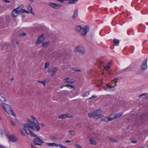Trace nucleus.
Returning a JSON list of instances; mask_svg holds the SVG:
<instances>
[{"instance_id":"14","label":"nucleus","mask_w":148,"mask_h":148,"mask_svg":"<svg viewBox=\"0 0 148 148\" xmlns=\"http://www.w3.org/2000/svg\"><path fill=\"white\" fill-rule=\"evenodd\" d=\"M107 85L108 88H112L114 87L117 85L114 82V81H112L109 84H107Z\"/></svg>"},{"instance_id":"58","label":"nucleus","mask_w":148,"mask_h":148,"mask_svg":"<svg viewBox=\"0 0 148 148\" xmlns=\"http://www.w3.org/2000/svg\"><path fill=\"white\" fill-rule=\"evenodd\" d=\"M69 79V77H67V78H66L64 80H66V79Z\"/></svg>"},{"instance_id":"23","label":"nucleus","mask_w":148,"mask_h":148,"mask_svg":"<svg viewBox=\"0 0 148 148\" xmlns=\"http://www.w3.org/2000/svg\"><path fill=\"white\" fill-rule=\"evenodd\" d=\"M123 114L122 113H119L115 114L114 115V119H116L119 117L120 116L122 115Z\"/></svg>"},{"instance_id":"2","label":"nucleus","mask_w":148,"mask_h":148,"mask_svg":"<svg viewBox=\"0 0 148 148\" xmlns=\"http://www.w3.org/2000/svg\"><path fill=\"white\" fill-rule=\"evenodd\" d=\"M75 30L76 32L82 36H85L86 33L89 31L90 29L88 25H86L83 28L81 26L79 25L76 27Z\"/></svg>"},{"instance_id":"31","label":"nucleus","mask_w":148,"mask_h":148,"mask_svg":"<svg viewBox=\"0 0 148 148\" xmlns=\"http://www.w3.org/2000/svg\"><path fill=\"white\" fill-rule=\"evenodd\" d=\"M89 94H90V92H86L83 93V94L82 95H83V97L86 96L87 95H89Z\"/></svg>"},{"instance_id":"39","label":"nucleus","mask_w":148,"mask_h":148,"mask_svg":"<svg viewBox=\"0 0 148 148\" xmlns=\"http://www.w3.org/2000/svg\"><path fill=\"white\" fill-rule=\"evenodd\" d=\"M20 132H21V134L22 135V136H25V134L24 133L23 131L22 130H21V129L20 130Z\"/></svg>"},{"instance_id":"32","label":"nucleus","mask_w":148,"mask_h":148,"mask_svg":"<svg viewBox=\"0 0 148 148\" xmlns=\"http://www.w3.org/2000/svg\"><path fill=\"white\" fill-rule=\"evenodd\" d=\"M49 62H46L45 63V68H47L49 67Z\"/></svg>"},{"instance_id":"21","label":"nucleus","mask_w":148,"mask_h":148,"mask_svg":"<svg viewBox=\"0 0 148 148\" xmlns=\"http://www.w3.org/2000/svg\"><path fill=\"white\" fill-rule=\"evenodd\" d=\"M101 121H105L106 122H108L110 121L108 117L105 116L104 118H102L101 119Z\"/></svg>"},{"instance_id":"5","label":"nucleus","mask_w":148,"mask_h":148,"mask_svg":"<svg viewBox=\"0 0 148 148\" xmlns=\"http://www.w3.org/2000/svg\"><path fill=\"white\" fill-rule=\"evenodd\" d=\"M33 137L36 138L33 140V143L34 145H42L43 142L41 139L39 138L37 135V137Z\"/></svg>"},{"instance_id":"11","label":"nucleus","mask_w":148,"mask_h":148,"mask_svg":"<svg viewBox=\"0 0 148 148\" xmlns=\"http://www.w3.org/2000/svg\"><path fill=\"white\" fill-rule=\"evenodd\" d=\"M44 40V35L42 34L40 36L38 37L37 41L36 43V44L37 45L39 44L41 42Z\"/></svg>"},{"instance_id":"15","label":"nucleus","mask_w":148,"mask_h":148,"mask_svg":"<svg viewBox=\"0 0 148 148\" xmlns=\"http://www.w3.org/2000/svg\"><path fill=\"white\" fill-rule=\"evenodd\" d=\"M18 13V12L16 10V9H14L12 11V15L13 17H16Z\"/></svg>"},{"instance_id":"37","label":"nucleus","mask_w":148,"mask_h":148,"mask_svg":"<svg viewBox=\"0 0 148 148\" xmlns=\"http://www.w3.org/2000/svg\"><path fill=\"white\" fill-rule=\"evenodd\" d=\"M10 122L11 123V124L12 125L14 126L15 125V124H16L15 123L14 121H13L11 119L10 120Z\"/></svg>"},{"instance_id":"51","label":"nucleus","mask_w":148,"mask_h":148,"mask_svg":"<svg viewBox=\"0 0 148 148\" xmlns=\"http://www.w3.org/2000/svg\"><path fill=\"white\" fill-rule=\"evenodd\" d=\"M45 81H42V82H40V81H38V82H40V83H42L43 85L45 86Z\"/></svg>"},{"instance_id":"53","label":"nucleus","mask_w":148,"mask_h":148,"mask_svg":"<svg viewBox=\"0 0 148 148\" xmlns=\"http://www.w3.org/2000/svg\"><path fill=\"white\" fill-rule=\"evenodd\" d=\"M96 97V96H95L94 95H93L91 97L89 98V99H92V98H93L94 97Z\"/></svg>"},{"instance_id":"24","label":"nucleus","mask_w":148,"mask_h":148,"mask_svg":"<svg viewBox=\"0 0 148 148\" xmlns=\"http://www.w3.org/2000/svg\"><path fill=\"white\" fill-rule=\"evenodd\" d=\"M27 9L28 10V11L30 12V13H31L34 15L33 12L32 11V9L30 6L29 5L28 6Z\"/></svg>"},{"instance_id":"62","label":"nucleus","mask_w":148,"mask_h":148,"mask_svg":"<svg viewBox=\"0 0 148 148\" xmlns=\"http://www.w3.org/2000/svg\"><path fill=\"white\" fill-rule=\"evenodd\" d=\"M41 125H42V126L43 127V126H44V124H41Z\"/></svg>"},{"instance_id":"54","label":"nucleus","mask_w":148,"mask_h":148,"mask_svg":"<svg viewBox=\"0 0 148 148\" xmlns=\"http://www.w3.org/2000/svg\"><path fill=\"white\" fill-rule=\"evenodd\" d=\"M66 82H67L68 83H73L74 82H71V81H66Z\"/></svg>"},{"instance_id":"52","label":"nucleus","mask_w":148,"mask_h":148,"mask_svg":"<svg viewBox=\"0 0 148 148\" xmlns=\"http://www.w3.org/2000/svg\"><path fill=\"white\" fill-rule=\"evenodd\" d=\"M0 148H6L5 147L2 145H0Z\"/></svg>"},{"instance_id":"19","label":"nucleus","mask_w":148,"mask_h":148,"mask_svg":"<svg viewBox=\"0 0 148 148\" xmlns=\"http://www.w3.org/2000/svg\"><path fill=\"white\" fill-rule=\"evenodd\" d=\"M50 41H49L47 42H43L42 43V46L44 47H47L50 44Z\"/></svg>"},{"instance_id":"50","label":"nucleus","mask_w":148,"mask_h":148,"mask_svg":"<svg viewBox=\"0 0 148 148\" xmlns=\"http://www.w3.org/2000/svg\"><path fill=\"white\" fill-rule=\"evenodd\" d=\"M56 73H54V72H52V74L51 75V77H53V76L55 75V74Z\"/></svg>"},{"instance_id":"7","label":"nucleus","mask_w":148,"mask_h":148,"mask_svg":"<svg viewBox=\"0 0 148 148\" xmlns=\"http://www.w3.org/2000/svg\"><path fill=\"white\" fill-rule=\"evenodd\" d=\"M23 5H21L19 6V7H17L16 8H15L16 9V10L19 13H30V12L29 11H27L23 9Z\"/></svg>"},{"instance_id":"27","label":"nucleus","mask_w":148,"mask_h":148,"mask_svg":"<svg viewBox=\"0 0 148 148\" xmlns=\"http://www.w3.org/2000/svg\"><path fill=\"white\" fill-rule=\"evenodd\" d=\"M90 142L91 144L95 145L97 144V143L93 140V138H90Z\"/></svg>"},{"instance_id":"41","label":"nucleus","mask_w":148,"mask_h":148,"mask_svg":"<svg viewBox=\"0 0 148 148\" xmlns=\"http://www.w3.org/2000/svg\"><path fill=\"white\" fill-rule=\"evenodd\" d=\"M99 64H100L101 66H104V64H103V61H99Z\"/></svg>"},{"instance_id":"63","label":"nucleus","mask_w":148,"mask_h":148,"mask_svg":"<svg viewBox=\"0 0 148 148\" xmlns=\"http://www.w3.org/2000/svg\"><path fill=\"white\" fill-rule=\"evenodd\" d=\"M30 1L32 2H33L34 1V0H30Z\"/></svg>"},{"instance_id":"17","label":"nucleus","mask_w":148,"mask_h":148,"mask_svg":"<svg viewBox=\"0 0 148 148\" xmlns=\"http://www.w3.org/2000/svg\"><path fill=\"white\" fill-rule=\"evenodd\" d=\"M78 10L77 9H75L74 10V14L72 16L73 18H75L77 17Z\"/></svg>"},{"instance_id":"57","label":"nucleus","mask_w":148,"mask_h":148,"mask_svg":"<svg viewBox=\"0 0 148 148\" xmlns=\"http://www.w3.org/2000/svg\"><path fill=\"white\" fill-rule=\"evenodd\" d=\"M103 82H104V81L103 79H102L101 81V83H103Z\"/></svg>"},{"instance_id":"38","label":"nucleus","mask_w":148,"mask_h":148,"mask_svg":"<svg viewBox=\"0 0 148 148\" xmlns=\"http://www.w3.org/2000/svg\"><path fill=\"white\" fill-rule=\"evenodd\" d=\"M72 69L76 72H81V71L80 69H75L74 68H72Z\"/></svg>"},{"instance_id":"61","label":"nucleus","mask_w":148,"mask_h":148,"mask_svg":"<svg viewBox=\"0 0 148 148\" xmlns=\"http://www.w3.org/2000/svg\"><path fill=\"white\" fill-rule=\"evenodd\" d=\"M14 80V78H13V77H12V78L11 79V81H13Z\"/></svg>"},{"instance_id":"28","label":"nucleus","mask_w":148,"mask_h":148,"mask_svg":"<svg viewBox=\"0 0 148 148\" xmlns=\"http://www.w3.org/2000/svg\"><path fill=\"white\" fill-rule=\"evenodd\" d=\"M108 139H109V140H110V141L112 142H114L115 143H118V141L117 140H116L115 139L113 138L109 137L108 138Z\"/></svg>"},{"instance_id":"47","label":"nucleus","mask_w":148,"mask_h":148,"mask_svg":"<svg viewBox=\"0 0 148 148\" xmlns=\"http://www.w3.org/2000/svg\"><path fill=\"white\" fill-rule=\"evenodd\" d=\"M0 134L1 136L3 135V131L1 129H0Z\"/></svg>"},{"instance_id":"36","label":"nucleus","mask_w":148,"mask_h":148,"mask_svg":"<svg viewBox=\"0 0 148 148\" xmlns=\"http://www.w3.org/2000/svg\"><path fill=\"white\" fill-rule=\"evenodd\" d=\"M58 145V146H59L61 148H68L66 146H63L61 145Z\"/></svg>"},{"instance_id":"22","label":"nucleus","mask_w":148,"mask_h":148,"mask_svg":"<svg viewBox=\"0 0 148 148\" xmlns=\"http://www.w3.org/2000/svg\"><path fill=\"white\" fill-rule=\"evenodd\" d=\"M69 2L68 3L69 4H73L75 3L78 0H67Z\"/></svg>"},{"instance_id":"13","label":"nucleus","mask_w":148,"mask_h":148,"mask_svg":"<svg viewBox=\"0 0 148 148\" xmlns=\"http://www.w3.org/2000/svg\"><path fill=\"white\" fill-rule=\"evenodd\" d=\"M8 138L10 141L12 142H15L17 141L16 137L14 136L13 134L9 136L8 137Z\"/></svg>"},{"instance_id":"3","label":"nucleus","mask_w":148,"mask_h":148,"mask_svg":"<svg viewBox=\"0 0 148 148\" xmlns=\"http://www.w3.org/2000/svg\"><path fill=\"white\" fill-rule=\"evenodd\" d=\"M102 113V112L100 110H97L92 112L89 113L88 116L89 117H93L97 119L104 116L103 114H101Z\"/></svg>"},{"instance_id":"56","label":"nucleus","mask_w":148,"mask_h":148,"mask_svg":"<svg viewBox=\"0 0 148 148\" xmlns=\"http://www.w3.org/2000/svg\"><path fill=\"white\" fill-rule=\"evenodd\" d=\"M111 63H112V61H111V62H110L108 64L109 65V66H110V64H111Z\"/></svg>"},{"instance_id":"12","label":"nucleus","mask_w":148,"mask_h":148,"mask_svg":"<svg viewBox=\"0 0 148 148\" xmlns=\"http://www.w3.org/2000/svg\"><path fill=\"white\" fill-rule=\"evenodd\" d=\"M31 118L32 119H33L34 121H32L30 119H27V121L28 123H29V124L32 125H33V124H35V122L34 121V120H35L36 121V122L37 123H38V124H39V123H38V121L33 116H31Z\"/></svg>"},{"instance_id":"18","label":"nucleus","mask_w":148,"mask_h":148,"mask_svg":"<svg viewBox=\"0 0 148 148\" xmlns=\"http://www.w3.org/2000/svg\"><path fill=\"white\" fill-rule=\"evenodd\" d=\"M142 97V98L145 99H147L148 98V94L144 93L140 95L139 96V97Z\"/></svg>"},{"instance_id":"20","label":"nucleus","mask_w":148,"mask_h":148,"mask_svg":"<svg viewBox=\"0 0 148 148\" xmlns=\"http://www.w3.org/2000/svg\"><path fill=\"white\" fill-rule=\"evenodd\" d=\"M47 145L50 146H55L56 147H58V144H56L55 143H47Z\"/></svg>"},{"instance_id":"6","label":"nucleus","mask_w":148,"mask_h":148,"mask_svg":"<svg viewBox=\"0 0 148 148\" xmlns=\"http://www.w3.org/2000/svg\"><path fill=\"white\" fill-rule=\"evenodd\" d=\"M75 52H79L82 54H84L85 53V50L84 48L80 45H79L76 47L75 49Z\"/></svg>"},{"instance_id":"29","label":"nucleus","mask_w":148,"mask_h":148,"mask_svg":"<svg viewBox=\"0 0 148 148\" xmlns=\"http://www.w3.org/2000/svg\"><path fill=\"white\" fill-rule=\"evenodd\" d=\"M113 43L115 45H117L119 43V40L116 39H114L113 40Z\"/></svg>"},{"instance_id":"49","label":"nucleus","mask_w":148,"mask_h":148,"mask_svg":"<svg viewBox=\"0 0 148 148\" xmlns=\"http://www.w3.org/2000/svg\"><path fill=\"white\" fill-rule=\"evenodd\" d=\"M131 141H132V143H136L137 142V141L136 140H131Z\"/></svg>"},{"instance_id":"1","label":"nucleus","mask_w":148,"mask_h":148,"mask_svg":"<svg viewBox=\"0 0 148 148\" xmlns=\"http://www.w3.org/2000/svg\"><path fill=\"white\" fill-rule=\"evenodd\" d=\"M23 126L24 127L23 130L27 135H29L32 136H37V135L35 134L33 132H31L30 130V129H32V130H34V127L33 125L27 123H24Z\"/></svg>"},{"instance_id":"45","label":"nucleus","mask_w":148,"mask_h":148,"mask_svg":"<svg viewBox=\"0 0 148 148\" xmlns=\"http://www.w3.org/2000/svg\"><path fill=\"white\" fill-rule=\"evenodd\" d=\"M76 146L78 148H82V147L79 145L76 144Z\"/></svg>"},{"instance_id":"30","label":"nucleus","mask_w":148,"mask_h":148,"mask_svg":"<svg viewBox=\"0 0 148 148\" xmlns=\"http://www.w3.org/2000/svg\"><path fill=\"white\" fill-rule=\"evenodd\" d=\"M104 69L108 71L110 69V66H109V64H107L104 67Z\"/></svg>"},{"instance_id":"33","label":"nucleus","mask_w":148,"mask_h":148,"mask_svg":"<svg viewBox=\"0 0 148 148\" xmlns=\"http://www.w3.org/2000/svg\"><path fill=\"white\" fill-rule=\"evenodd\" d=\"M69 133L72 135H74L75 134V132L74 131H69Z\"/></svg>"},{"instance_id":"48","label":"nucleus","mask_w":148,"mask_h":148,"mask_svg":"<svg viewBox=\"0 0 148 148\" xmlns=\"http://www.w3.org/2000/svg\"><path fill=\"white\" fill-rule=\"evenodd\" d=\"M1 97H2V98L3 99V101L4 102H5L6 101V100L5 99V98H4V97H3L2 96H1ZM1 101H3L2 100H1Z\"/></svg>"},{"instance_id":"10","label":"nucleus","mask_w":148,"mask_h":148,"mask_svg":"<svg viewBox=\"0 0 148 148\" xmlns=\"http://www.w3.org/2000/svg\"><path fill=\"white\" fill-rule=\"evenodd\" d=\"M49 5L55 9H58L62 6V5L60 4L51 3H49Z\"/></svg>"},{"instance_id":"25","label":"nucleus","mask_w":148,"mask_h":148,"mask_svg":"<svg viewBox=\"0 0 148 148\" xmlns=\"http://www.w3.org/2000/svg\"><path fill=\"white\" fill-rule=\"evenodd\" d=\"M110 121L114 119V115L113 114H110L109 116L108 117Z\"/></svg>"},{"instance_id":"34","label":"nucleus","mask_w":148,"mask_h":148,"mask_svg":"<svg viewBox=\"0 0 148 148\" xmlns=\"http://www.w3.org/2000/svg\"><path fill=\"white\" fill-rule=\"evenodd\" d=\"M57 70H58L57 68V67H55L53 69L52 72H54V73H56V72L57 71Z\"/></svg>"},{"instance_id":"40","label":"nucleus","mask_w":148,"mask_h":148,"mask_svg":"<svg viewBox=\"0 0 148 148\" xmlns=\"http://www.w3.org/2000/svg\"><path fill=\"white\" fill-rule=\"evenodd\" d=\"M65 86H66L67 87H71V88H73L74 87L73 86H72V85H66Z\"/></svg>"},{"instance_id":"35","label":"nucleus","mask_w":148,"mask_h":148,"mask_svg":"<svg viewBox=\"0 0 148 148\" xmlns=\"http://www.w3.org/2000/svg\"><path fill=\"white\" fill-rule=\"evenodd\" d=\"M119 80V79L118 78H116L115 79H114L112 80V81H114V82L116 84V83L117 82V81Z\"/></svg>"},{"instance_id":"55","label":"nucleus","mask_w":148,"mask_h":148,"mask_svg":"<svg viewBox=\"0 0 148 148\" xmlns=\"http://www.w3.org/2000/svg\"><path fill=\"white\" fill-rule=\"evenodd\" d=\"M71 142V141L69 140H66V141H65V142L66 143H70Z\"/></svg>"},{"instance_id":"60","label":"nucleus","mask_w":148,"mask_h":148,"mask_svg":"<svg viewBox=\"0 0 148 148\" xmlns=\"http://www.w3.org/2000/svg\"><path fill=\"white\" fill-rule=\"evenodd\" d=\"M64 87V86H61L60 87V88H63Z\"/></svg>"},{"instance_id":"46","label":"nucleus","mask_w":148,"mask_h":148,"mask_svg":"<svg viewBox=\"0 0 148 148\" xmlns=\"http://www.w3.org/2000/svg\"><path fill=\"white\" fill-rule=\"evenodd\" d=\"M52 68H49V69L48 70V71H47L48 72L50 73L52 71Z\"/></svg>"},{"instance_id":"26","label":"nucleus","mask_w":148,"mask_h":148,"mask_svg":"<svg viewBox=\"0 0 148 148\" xmlns=\"http://www.w3.org/2000/svg\"><path fill=\"white\" fill-rule=\"evenodd\" d=\"M67 116V114H63L60 115L59 116V118L60 119H64Z\"/></svg>"},{"instance_id":"44","label":"nucleus","mask_w":148,"mask_h":148,"mask_svg":"<svg viewBox=\"0 0 148 148\" xmlns=\"http://www.w3.org/2000/svg\"><path fill=\"white\" fill-rule=\"evenodd\" d=\"M50 138L51 140H56V138L55 137L53 136H50Z\"/></svg>"},{"instance_id":"8","label":"nucleus","mask_w":148,"mask_h":148,"mask_svg":"<svg viewBox=\"0 0 148 148\" xmlns=\"http://www.w3.org/2000/svg\"><path fill=\"white\" fill-rule=\"evenodd\" d=\"M147 59L148 58H146L140 66V69L142 71L145 70L147 68Z\"/></svg>"},{"instance_id":"42","label":"nucleus","mask_w":148,"mask_h":148,"mask_svg":"<svg viewBox=\"0 0 148 148\" xmlns=\"http://www.w3.org/2000/svg\"><path fill=\"white\" fill-rule=\"evenodd\" d=\"M3 2L6 3H9L10 2V1L8 0H3Z\"/></svg>"},{"instance_id":"16","label":"nucleus","mask_w":148,"mask_h":148,"mask_svg":"<svg viewBox=\"0 0 148 148\" xmlns=\"http://www.w3.org/2000/svg\"><path fill=\"white\" fill-rule=\"evenodd\" d=\"M33 125L34 126V131H39L40 130V126L36 124L35 122V124H33Z\"/></svg>"},{"instance_id":"64","label":"nucleus","mask_w":148,"mask_h":148,"mask_svg":"<svg viewBox=\"0 0 148 148\" xmlns=\"http://www.w3.org/2000/svg\"><path fill=\"white\" fill-rule=\"evenodd\" d=\"M16 43L17 44H18V42H17V41H16Z\"/></svg>"},{"instance_id":"43","label":"nucleus","mask_w":148,"mask_h":148,"mask_svg":"<svg viewBox=\"0 0 148 148\" xmlns=\"http://www.w3.org/2000/svg\"><path fill=\"white\" fill-rule=\"evenodd\" d=\"M20 35L22 36H26V34L24 33H22L20 34Z\"/></svg>"},{"instance_id":"59","label":"nucleus","mask_w":148,"mask_h":148,"mask_svg":"<svg viewBox=\"0 0 148 148\" xmlns=\"http://www.w3.org/2000/svg\"><path fill=\"white\" fill-rule=\"evenodd\" d=\"M104 90H107V88L106 87H105L104 88Z\"/></svg>"},{"instance_id":"9","label":"nucleus","mask_w":148,"mask_h":148,"mask_svg":"<svg viewBox=\"0 0 148 148\" xmlns=\"http://www.w3.org/2000/svg\"><path fill=\"white\" fill-rule=\"evenodd\" d=\"M139 119L141 120L142 122L148 120V114H144L141 115L139 117Z\"/></svg>"},{"instance_id":"4","label":"nucleus","mask_w":148,"mask_h":148,"mask_svg":"<svg viewBox=\"0 0 148 148\" xmlns=\"http://www.w3.org/2000/svg\"><path fill=\"white\" fill-rule=\"evenodd\" d=\"M1 106L3 109L7 113H8L9 112H10L11 113L12 115L14 116H16L15 114L14 113V112L10 108V105L3 102L1 103Z\"/></svg>"}]
</instances>
